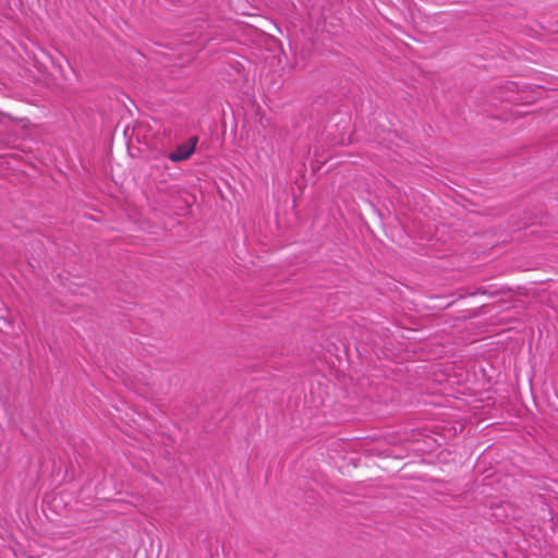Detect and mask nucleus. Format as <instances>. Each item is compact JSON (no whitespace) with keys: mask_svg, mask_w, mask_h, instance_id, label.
Segmentation results:
<instances>
[{"mask_svg":"<svg viewBox=\"0 0 558 558\" xmlns=\"http://www.w3.org/2000/svg\"><path fill=\"white\" fill-rule=\"evenodd\" d=\"M198 138L193 136L185 143L180 144L177 148L168 155V158L173 162L187 160L195 151Z\"/></svg>","mask_w":558,"mask_h":558,"instance_id":"nucleus-1","label":"nucleus"}]
</instances>
